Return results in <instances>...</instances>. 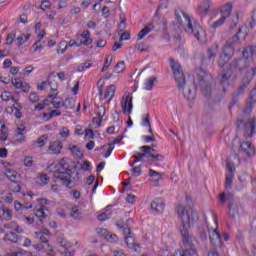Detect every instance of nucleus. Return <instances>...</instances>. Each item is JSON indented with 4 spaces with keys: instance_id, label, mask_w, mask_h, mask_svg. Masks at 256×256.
Here are the masks:
<instances>
[{
    "instance_id": "nucleus-1",
    "label": "nucleus",
    "mask_w": 256,
    "mask_h": 256,
    "mask_svg": "<svg viewBox=\"0 0 256 256\" xmlns=\"http://www.w3.org/2000/svg\"><path fill=\"white\" fill-rule=\"evenodd\" d=\"M217 53H219V45L214 44V46L209 47L206 51V55H201V66L196 69V75L198 77L201 93L203 97L207 99V101H209V99L212 97V87L213 83L215 85V80H213L211 73L204 70L203 67H209V65L214 63Z\"/></svg>"
},
{
    "instance_id": "nucleus-2",
    "label": "nucleus",
    "mask_w": 256,
    "mask_h": 256,
    "mask_svg": "<svg viewBox=\"0 0 256 256\" xmlns=\"http://www.w3.org/2000/svg\"><path fill=\"white\" fill-rule=\"evenodd\" d=\"M170 67L173 71L174 79L178 83V90L183 93L185 99L193 101L197 97V85L195 80L185 79V73L181 64L173 58H169Z\"/></svg>"
},
{
    "instance_id": "nucleus-3",
    "label": "nucleus",
    "mask_w": 256,
    "mask_h": 256,
    "mask_svg": "<svg viewBox=\"0 0 256 256\" xmlns=\"http://www.w3.org/2000/svg\"><path fill=\"white\" fill-rule=\"evenodd\" d=\"M53 167L55 170H53ZM48 171L55 173L56 179L62 181V184H64L65 187H68V189L73 187V179L71 178L73 170L69 168V160L67 158H62L55 166L51 164L48 167Z\"/></svg>"
},
{
    "instance_id": "nucleus-4",
    "label": "nucleus",
    "mask_w": 256,
    "mask_h": 256,
    "mask_svg": "<svg viewBox=\"0 0 256 256\" xmlns=\"http://www.w3.org/2000/svg\"><path fill=\"white\" fill-rule=\"evenodd\" d=\"M242 33V28H239L236 35H234L225 43L223 52L218 60V67H225V65H227V63H229L231 59H233V55H235V45L239 43V35H241Z\"/></svg>"
},
{
    "instance_id": "nucleus-5",
    "label": "nucleus",
    "mask_w": 256,
    "mask_h": 256,
    "mask_svg": "<svg viewBox=\"0 0 256 256\" xmlns=\"http://www.w3.org/2000/svg\"><path fill=\"white\" fill-rule=\"evenodd\" d=\"M219 69L221 70L220 73H218L217 75V81L219 85L222 86V91L215 95L214 99L216 103H221V101H223V98L227 93V87L231 85V83H229V79L233 77L234 73L229 66L226 68L225 66L219 67Z\"/></svg>"
},
{
    "instance_id": "nucleus-6",
    "label": "nucleus",
    "mask_w": 256,
    "mask_h": 256,
    "mask_svg": "<svg viewBox=\"0 0 256 256\" xmlns=\"http://www.w3.org/2000/svg\"><path fill=\"white\" fill-rule=\"evenodd\" d=\"M182 15L187 23L185 28L186 32L189 35H194V37H196L198 41H205V39L207 38V33L205 32L203 27H201V25L197 23V21H192L187 13L182 12Z\"/></svg>"
},
{
    "instance_id": "nucleus-7",
    "label": "nucleus",
    "mask_w": 256,
    "mask_h": 256,
    "mask_svg": "<svg viewBox=\"0 0 256 256\" xmlns=\"http://www.w3.org/2000/svg\"><path fill=\"white\" fill-rule=\"evenodd\" d=\"M241 163V160L239 159V155L237 154H231L227 158V164H226V181H225V188L231 189L233 185V177L235 173V165H239Z\"/></svg>"
},
{
    "instance_id": "nucleus-8",
    "label": "nucleus",
    "mask_w": 256,
    "mask_h": 256,
    "mask_svg": "<svg viewBox=\"0 0 256 256\" xmlns=\"http://www.w3.org/2000/svg\"><path fill=\"white\" fill-rule=\"evenodd\" d=\"M220 203L225 204L228 201V215L231 219H235L239 215V204L231 193H221L218 195Z\"/></svg>"
},
{
    "instance_id": "nucleus-9",
    "label": "nucleus",
    "mask_w": 256,
    "mask_h": 256,
    "mask_svg": "<svg viewBox=\"0 0 256 256\" xmlns=\"http://www.w3.org/2000/svg\"><path fill=\"white\" fill-rule=\"evenodd\" d=\"M180 233L182 235V246L180 249L184 251H197L194 244L196 239L193 235H191V233H189V228L186 225H182L180 228Z\"/></svg>"
},
{
    "instance_id": "nucleus-10",
    "label": "nucleus",
    "mask_w": 256,
    "mask_h": 256,
    "mask_svg": "<svg viewBox=\"0 0 256 256\" xmlns=\"http://www.w3.org/2000/svg\"><path fill=\"white\" fill-rule=\"evenodd\" d=\"M186 203L188 205V210L186 211V219L182 218V225L189 227V224L194 221L199 220V214L193 209V199H191L190 194H186Z\"/></svg>"
},
{
    "instance_id": "nucleus-11",
    "label": "nucleus",
    "mask_w": 256,
    "mask_h": 256,
    "mask_svg": "<svg viewBox=\"0 0 256 256\" xmlns=\"http://www.w3.org/2000/svg\"><path fill=\"white\" fill-rule=\"evenodd\" d=\"M255 76H256V66L250 68V70H248L243 76L240 82V85L238 86V89H237V97L245 93V90L251 85V81H253Z\"/></svg>"
},
{
    "instance_id": "nucleus-12",
    "label": "nucleus",
    "mask_w": 256,
    "mask_h": 256,
    "mask_svg": "<svg viewBox=\"0 0 256 256\" xmlns=\"http://www.w3.org/2000/svg\"><path fill=\"white\" fill-rule=\"evenodd\" d=\"M236 128L244 129V137H253L256 128V120L252 118L245 122L243 119H238L236 121Z\"/></svg>"
},
{
    "instance_id": "nucleus-13",
    "label": "nucleus",
    "mask_w": 256,
    "mask_h": 256,
    "mask_svg": "<svg viewBox=\"0 0 256 256\" xmlns=\"http://www.w3.org/2000/svg\"><path fill=\"white\" fill-rule=\"evenodd\" d=\"M228 67H230L234 73L238 71V73L242 74L243 71H249L250 64L247 62V59L234 58L229 63Z\"/></svg>"
},
{
    "instance_id": "nucleus-14",
    "label": "nucleus",
    "mask_w": 256,
    "mask_h": 256,
    "mask_svg": "<svg viewBox=\"0 0 256 256\" xmlns=\"http://www.w3.org/2000/svg\"><path fill=\"white\" fill-rule=\"evenodd\" d=\"M121 107L124 114L133 111V96L131 94L122 97Z\"/></svg>"
},
{
    "instance_id": "nucleus-15",
    "label": "nucleus",
    "mask_w": 256,
    "mask_h": 256,
    "mask_svg": "<svg viewBox=\"0 0 256 256\" xmlns=\"http://www.w3.org/2000/svg\"><path fill=\"white\" fill-rule=\"evenodd\" d=\"M213 6V2L211 0H204L200 3L198 6V15H201V17H206V15H209V9Z\"/></svg>"
},
{
    "instance_id": "nucleus-16",
    "label": "nucleus",
    "mask_w": 256,
    "mask_h": 256,
    "mask_svg": "<svg viewBox=\"0 0 256 256\" xmlns=\"http://www.w3.org/2000/svg\"><path fill=\"white\" fill-rule=\"evenodd\" d=\"M256 105V92L251 91L249 97L246 100V108L244 110L245 115H250L253 111V107Z\"/></svg>"
},
{
    "instance_id": "nucleus-17",
    "label": "nucleus",
    "mask_w": 256,
    "mask_h": 256,
    "mask_svg": "<svg viewBox=\"0 0 256 256\" xmlns=\"http://www.w3.org/2000/svg\"><path fill=\"white\" fill-rule=\"evenodd\" d=\"M240 151L247 157H252V155H255V146L249 141L242 142L240 144Z\"/></svg>"
},
{
    "instance_id": "nucleus-18",
    "label": "nucleus",
    "mask_w": 256,
    "mask_h": 256,
    "mask_svg": "<svg viewBox=\"0 0 256 256\" xmlns=\"http://www.w3.org/2000/svg\"><path fill=\"white\" fill-rule=\"evenodd\" d=\"M214 222L216 225V229H214L210 234V241L212 245H217V243H221V232H219V229H218L219 222L217 221V218H214Z\"/></svg>"
},
{
    "instance_id": "nucleus-19",
    "label": "nucleus",
    "mask_w": 256,
    "mask_h": 256,
    "mask_svg": "<svg viewBox=\"0 0 256 256\" xmlns=\"http://www.w3.org/2000/svg\"><path fill=\"white\" fill-rule=\"evenodd\" d=\"M150 207L155 213H161L165 209V201L163 198H156L151 202Z\"/></svg>"
},
{
    "instance_id": "nucleus-20",
    "label": "nucleus",
    "mask_w": 256,
    "mask_h": 256,
    "mask_svg": "<svg viewBox=\"0 0 256 256\" xmlns=\"http://www.w3.org/2000/svg\"><path fill=\"white\" fill-rule=\"evenodd\" d=\"M61 149H63V142L54 141L51 142L48 151H51V155H59L61 153Z\"/></svg>"
},
{
    "instance_id": "nucleus-21",
    "label": "nucleus",
    "mask_w": 256,
    "mask_h": 256,
    "mask_svg": "<svg viewBox=\"0 0 256 256\" xmlns=\"http://www.w3.org/2000/svg\"><path fill=\"white\" fill-rule=\"evenodd\" d=\"M80 37L81 39H84V41H80L78 47H81V45H85L87 47L93 43V39H91V32H89V30H84Z\"/></svg>"
},
{
    "instance_id": "nucleus-22",
    "label": "nucleus",
    "mask_w": 256,
    "mask_h": 256,
    "mask_svg": "<svg viewBox=\"0 0 256 256\" xmlns=\"http://www.w3.org/2000/svg\"><path fill=\"white\" fill-rule=\"evenodd\" d=\"M253 55H255V48L248 46L242 51L240 59H246V62L249 63V59H253Z\"/></svg>"
},
{
    "instance_id": "nucleus-23",
    "label": "nucleus",
    "mask_w": 256,
    "mask_h": 256,
    "mask_svg": "<svg viewBox=\"0 0 256 256\" xmlns=\"http://www.w3.org/2000/svg\"><path fill=\"white\" fill-rule=\"evenodd\" d=\"M70 217H72V219H83V210H81V207L74 205L71 207V212H70Z\"/></svg>"
},
{
    "instance_id": "nucleus-24",
    "label": "nucleus",
    "mask_w": 256,
    "mask_h": 256,
    "mask_svg": "<svg viewBox=\"0 0 256 256\" xmlns=\"http://www.w3.org/2000/svg\"><path fill=\"white\" fill-rule=\"evenodd\" d=\"M14 208H15V211H18V213H23L25 211V209H32L33 204H31L29 202L21 204L19 201H15Z\"/></svg>"
},
{
    "instance_id": "nucleus-25",
    "label": "nucleus",
    "mask_w": 256,
    "mask_h": 256,
    "mask_svg": "<svg viewBox=\"0 0 256 256\" xmlns=\"http://www.w3.org/2000/svg\"><path fill=\"white\" fill-rule=\"evenodd\" d=\"M173 256H199V253H197V250L178 249L174 252Z\"/></svg>"
},
{
    "instance_id": "nucleus-26",
    "label": "nucleus",
    "mask_w": 256,
    "mask_h": 256,
    "mask_svg": "<svg viewBox=\"0 0 256 256\" xmlns=\"http://www.w3.org/2000/svg\"><path fill=\"white\" fill-rule=\"evenodd\" d=\"M4 241H11V243H19L21 241V236L14 232L6 233L4 236Z\"/></svg>"
},
{
    "instance_id": "nucleus-27",
    "label": "nucleus",
    "mask_w": 256,
    "mask_h": 256,
    "mask_svg": "<svg viewBox=\"0 0 256 256\" xmlns=\"http://www.w3.org/2000/svg\"><path fill=\"white\" fill-rule=\"evenodd\" d=\"M123 141V135H120L114 139L112 143H109L108 145H103L99 148H96V151H103V149H107V147H114V145H117V143H121Z\"/></svg>"
},
{
    "instance_id": "nucleus-28",
    "label": "nucleus",
    "mask_w": 256,
    "mask_h": 256,
    "mask_svg": "<svg viewBox=\"0 0 256 256\" xmlns=\"http://www.w3.org/2000/svg\"><path fill=\"white\" fill-rule=\"evenodd\" d=\"M153 31V24H149L146 27H144L139 33H138V41H141L145 35L148 33H151Z\"/></svg>"
},
{
    "instance_id": "nucleus-29",
    "label": "nucleus",
    "mask_w": 256,
    "mask_h": 256,
    "mask_svg": "<svg viewBox=\"0 0 256 256\" xmlns=\"http://www.w3.org/2000/svg\"><path fill=\"white\" fill-rule=\"evenodd\" d=\"M114 95H115V85L108 86L104 93V99H108L110 97L109 101H111V99H113Z\"/></svg>"
},
{
    "instance_id": "nucleus-30",
    "label": "nucleus",
    "mask_w": 256,
    "mask_h": 256,
    "mask_svg": "<svg viewBox=\"0 0 256 256\" xmlns=\"http://www.w3.org/2000/svg\"><path fill=\"white\" fill-rule=\"evenodd\" d=\"M233 11V5L226 4L220 11V13L223 15L222 17H229L231 15V12Z\"/></svg>"
},
{
    "instance_id": "nucleus-31",
    "label": "nucleus",
    "mask_w": 256,
    "mask_h": 256,
    "mask_svg": "<svg viewBox=\"0 0 256 256\" xmlns=\"http://www.w3.org/2000/svg\"><path fill=\"white\" fill-rule=\"evenodd\" d=\"M62 107L65 109H75V100L73 98H66L62 103Z\"/></svg>"
},
{
    "instance_id": "nucleus-32",
    "label": "nucleus",
    "mask_w": 256,
    "mask_h": 256,
    "mask_svg": "<svg viewBox=\"0 0 256 256\" xmlns=\"http://www.w3.org/2000/svg\"><path fill=\"white\" fill-rule=\"evenodd\" d=\"M36 217L39 219L40 223H43L47 219V214L43 208L37 209L35 212Z\"/></svg>"
},
{
    "instance_id": "nucleus-33",
    "label": "nucleus",
    "mask_w": 256,
    "mask_h": 256,
    "mask_svg": "<svg viewBox=\"0 0 256 256\" xmlns=\"http://www.w3.org/2000/svg\"><path fill=\"white\" fill-rule=\"evenodd\" d=\"M70 150L72 151L74 157H76L77 159H83V152H81V149H79V147L74 145L70 148Z\"/></svg>"
},
{
    "instance_id": "nucleus-34",
    "label": "nucleus",
    "mask_w": 256,
    "mask_h": 256,
    "mask_svg": "<svg viewBox=\"0 0 256 256\" xmlns=\"http://www.w3.org/2000/svg\"><path fill=\"white\" fill-rule=\"evenodd\" d=\"M123 71H125V61H119L114 66V73H123Z\"/></svg>"
},
{
    "instance_id": "nucleus-35",
    "label": "nucleus",
    "mask_w": 256,
    "mask_h": 256,
    "mask_svg": "<svg viewBox=\"0 0 256 256\" xmlns=\"http://www.w3.org/2000/svg\"><path fill=\"white\" fill-rule=\"evenodd\" d=\"M10 190L13 193H20L21 192V185H19V183L16 182L15 180H12V182L10 183Z\"/></svg>"
},
{
    "instance_id": "nucleus-36",
    "label": "nucleus",
    "mask_w": 256,
    "mask_h": 256,
    "mask_svg": "<svg viewBox=\"0 0 256 256\" xmlns=\"http://www.w3.org/2000/svg\"><path fill=\"white\" fill-rule=\"evenodd\" d=\"M155 81H157V78L155 77H151L149 78L146 83H145V89L147 91H151V89H153V85H155Z\"/></svg>"
},
{
    "instance_id": "nucleus-37",
    "label": "nucleus",
    "mask_w": 256,
    "mask_h": 256,
    "mask_svg": "<svg viewBox=\"0 0 256 256\" xmlns=\"http://www.w3.org/2000/svg\"><path fill=\"white\" fill-rule=\"evenodd\" d=\"M2 211H3V216L8 221L13 218V210L9 209L8 207H3Z\"/></svg>"
},
{
    "instance_id": "nucleus-38",
    "label": "nucleus",
    "mask_w": 256,
    "mask_h": 256,
    "mask_svg": "<svg viewBox=\"0 0 256 256\" xmlns=\"http://www.w3.org/2000/svg\"><path fill=\"white\" fill-rule=\"evenodd\" d=\"M47 139H49V136L42 135L40 138L36 140V145H38V147H45V144L47 143Z\"/></svg>"
},
{
    "instance_id": "nucleus-39",
    "label": "nucleus",
    "mask_w": 256,
    "mask_h": 256,
    "mask_svg": "<svg viewBox=\"0 0 256 256\" xmlns=\"http://www.w3.org/2000/svg\"><path fill=\"white\" fill-rule=\"evenodd\" d=\"M225 21H227V16H222L219 20H217L216 22H214L211 25V28L217 29L218 27H221V25H223V23H225Z\"/></svg>"
},
{
    "instance_id": "nucleus-40",
    "label": "nucleus",
    "mask_w": 256,
    "mask_h": 256,
    "mask_svg": "<svg viewBox=\"0 0 256 256\" xmlns=\"http://www.w3.org/2000/svg\"><path fill=\"white\" fill-rule=\"evenodd\" d=\"M127 21V17L125 16V13H121L120 14V25L119 28L121 31H125V28L127 27V25H125Z\"/></svg>"
},
{
    "instance_id": "nucleus-41",
    "label": "nucleus",
    "mask_w": 256,
    "mask_h": 256,
    "mask_svg": "<svg viewBox=\"0 0 256 256\" xmlns=\"http://www.w3.org/2000/svg\"><path fill=\"white\" fill-rule=\"evenodd\" d=\"M6 129H7V126H5V125L1 126L0 141H7L8 134H7V130Z\"/></svg>"
},
{
    "instance_id": "nucleus-42",
    "label": "nucleus",
    "mask_w": 256,
    "mask_h": 256,
    "mask_svg": "<svg viewBox=\"0 0 256 256\" xmlns=\"http://www.w3.org/2000/svg\"><path fill=\"white\" fill-rule=\"evenodd\" d=\"M177 214L181 221H183V219H187V214H185V208L183 206H178Z\"/></svg>"
},
{
    "instance_id": "nucleus-43",
    "label": "nucleus",
    "mask_w": 256,
    "mask_h": 256,
    "mask_svg": "<svg viewBox=\"0 0 256 256\" xmlns=\"http://www.w3.org/2000/svg\"><path fill=\"white\" fill-rule=\"evenodd\" d=\"M147 157L152 159V161H163V159H165V157L163 155H161V154H153V153H149L147 155Z\"/></svg>"
},
{
    "instance_id": "nucleus-44",
    "label": "nucleus",
    "mask_w": 256,
    "mask_h": 256,
    "mask_svg": "<svg viewBox=\"0 0 256 256\" xmlns=\"http://www.w3.org/2000/svg\"><path fill=\"white\" fill-rule=\"evenodd\" d=\"M67 42L66 41H62L59 43L58 45V49H57V53H65V51H67Z\"/></svg>"
},
{
    "instance_id": "nucleus-45",
    "label": "nucleus",
    "mask_w": 256,
    "mask_h": 256,
    "mask_svg": "<svg viewBox=\"0 0 256 256\" xmlns=\"http://www.w3.org/2000/svg\"><path fill=\"white\" fill-rule=\"evenodd\" d=\"M5 227H10L11 229H14L16 233H23V228H19L17 223L10 222L9 224L5 225Z\"/></svg>"
},
{
    "instance_id": "nucleus-46",
    "label": "nucleus",
    "mask_w": 256,
    "mask_h": 256,
    "mask_svg": "<svg viewBox=\"0 0 256 256\" xmlns=\"http://www.w3.org/2000/svg\"><path fill=\"white\" fill-rule=\"evenodd\" d=\"M38 183L47 185V183H49V176H47V174H41L40 177H38Z\"/></svg>"
},
{
    "instance_id": "nucleus-47",
    "label": "nucleus",
    "mask_w": 256,
    "mask_h": 256,
    "mask_svg": "<svg viewBox=\"0 0 256 256\" xmlns=\"http://www.w3.org/2000/svg\"><path fill=\"white\" fill-rule=\"evenodd\" d=\"M125 242H126L127 247H129L131 249V248H133V245H135V238H133L132 235L126 236Z\"/></svg>"
},
{
    "instance_id": "nucleus-48",
    "label": "nucleus",
    "mask_w": 256,
    "mask_h": 256,
    "mask_svg": "<svg viewBox=\"0 0 256 256\" xmlns=\"http://www.w3.org/2000/svg\"><path fill=\"white\" fill-rule=\"evenodd\" d=\"M103 121V115L101 112L98 113V118H93L92 123L96 125V127H101V122Z\"/></svg>"
},
{
    "instance_id": "nucleus-49",
    "label": "nucleus",
    "mask_w": 256,
    "mask_h": 256,
    "mask_svg": "<svg viewBox=\"0 0 256 256\" xmlns=\"http://www.w3.org/2000/svg\"><path fill=\"white\" fill-rule=\"evenodd\" d=\"M5 177H8V179H11V181H15L17 179V172L13 170H7V173L5 174Z\"/></svg>"
},
{
    "instance_id": "nucleus-50",
    "label": "nucleus",
    "mask_w": 256,
    "mask_h": 256,
    "mask_svg": "<svg viewBox=\"0 0 256 256\" xmlns=\"http://www.w3.org/2000/svg\"><path fill=\"white\" fill-rule=\"evenodd\" d=\"M36 237L41 241V243H49V239H47L44 233L37 232Z\"/></svg>"
},
{
    "instance_id": "nucleus-51",
    "label": "nucleus",
    "mask_w": 256,
    "mask_h": 256,
    "mask_svg": "<svg viewBox=\"0 0 256 256\" xmlns=\"http://www.w3.org/2000/svg\"><path fill=\"white\" fill-rule=\"evenodd\" d=\"M25 223H27V225H33V223H35V218L31 217V216H22L21 218Z\"/></svg>"
},
{
    "instance_id": "nucleus-52",
    "label": "nucleus",
    "mask_w": 256,
    "mask_h": 256,
    "mask_svg": "<svg viewBox=\"0 0 256 256\" xmlns=\"http://www.w3.org/2000/svg\"><path fill=\"white\" fill-rule=\"evenodd\" d=\"M138 51H140L141 53L145 52V51H149V46L148 44H146L145 42H142L138 45Z\"/></svg>"
},
{
    "instance_id": "nucleus-53",
    "label": "nucleus",
    "mask_w": 256,
    "mask_h": 256,
    "mask_svg": "<svg viewBox=\"0 0 256 256\" xmlns=\"http://www.w3.org/2000/svg\"><path fill=\"white\" fill-rule=\"evenodd\" d=\"M140 150H142L143 153H146V155L147 154L149 155V153H151V151L155 152V149L153 147L147 146V145L140 147Z\"/></svg>"
},
{
    "instance_id": "nucleus-54",
    "label": "nucleus",
    "mask_w": 256,
    "mask_h": 256,
    "mask_svg": "<svg viewBox=\"0 0 256 256\" xmlns=\"http://www.w3.org/2000/svg\"><path fill=\"white\" fill-rule=\"evenodd\" d=\"M98 235H100V237H104V239H107V237L109 235V230H107L105 228H101L98 230Z\"/></svg>"
},
{
    "instance_id": "nucleus-55",
    "label": "nucleus",
    "mask_w": 256,
    "mask_h": 256,
    "mask_svg": "<svg viewBox=\"0 0 256 256\" xmlns=\"http://www.w3.org/2000/svg\"><path fill=\"white\" fill-rule=\"evenodd\" d=\"M29 100L31 101V103H37V102H39V95H37V93L33 92L30 94Z\"/></svg>"
},
{
    "instance_id": "nucleus-56",
    "label": "nucleus",
    "mask_w": 256,
    "mask_h": 256,
    "mask_svg": "<svg viewBox=\"0 0 256 256\" xmlns=\"http://www.w3.org/2000/svg\"><path fill=\"white\" fill-rule=\"evenodd\" d=\"M109 217H111V213H107V212H104V213L98 215V219L100 221H107V219H109Z\"/></svg>"
},
{
    "instance_id": "nucleus-57",
    "label": "nucleus",
    "mask_w": 256,
    "mask_h": 256,
    "mask_svg": "<svg viewBox=\"0 0 256 256\" xmlns=\"http://www.w3.org/2000/svg\"><path fill=\"white\" fill-rule=\"evenodd\" d=\"M126 201L127 203H135V201H137V196H135L134 194H128L126 197Z\"/></svg>"
},
{
    "instance_id": "nucleus-58",
    "label": "nucleus",
    "mask_w": 256,
    "mask_h": 256,
    "mask_svg": "<svg viewBox=\"0 0 256 256\" xmlns=\"http://www.w3.org/2000/svg\"><path fill=\"white\" fill-rule=\"evenodd\" d=\"M12 85H14V87H16V89H21L23 82L18 81L17 78H12L11 81Z\"/></svg>"
},
{
    "instance_id": "nucleus-59",
    "label": "nucleus",
    "mask_w": 256,
    "mask_h": 256,
    "mask_svg": "<svg viewBox=\"0 0 256 256\" xmlns=\"http://www.w3.org/2000/svg\"><path fill=\"white\" fill-rule=\"evenodd\" d=\"M133 157L136 159V161H143V157H147V153L138 152L137 154L133 155Z\"/></svg>"
},
{
    "instance_id": "nucleus-60",
    "label": "nucleus",
    "mask_w": 256,
    "mask_h": 256,
    "mask_svg": "<svg viewBox=\"0 0 256 256\" xmlns=\"http://www.w3.org/2000/svg\"><path fill=\"white\" fill-rule=\"evenodd\" d=\"M251 19L252 20L250 21L249 25H250V28L253 29V27H255L256 25V11L252 12Z\"/></svg>"
},
{
    "instance_id": "nucleus-61",
    "label": "nucleus",
    "mask_w": 256,
    "mask_h": 256,
    "mask_svg": "<svg viewBox=\"0 0 256 256\" xmlns=\"http://www.w3.org/2000/svg\"><path fill=\"white\" fill-rule=\"evenodd\" d=\"M107 241H110V243H116L117 241V235L116 234H110L108 233V236L106 237Z\"/></svg>"
},
{
    "instance_id": "nucleus-62",
    "label": "nucleus",
    "mask_w": 256,
    "mask_h": 256,
    "mask_svg": "<svg viewBox=\"0 0 256 256\" xmlns=\"http://www.w3.org/2000/svg\"><path fill=\"white\" fill-rule=\"evenodd\" d=\"M8 153H9V151L7 150V148H0L1 159L7 158Z\"/></svg>"
},
{
    "instance_id": "nucleus-63",
    "label": "nucleus",
    "mask_w": 256,
    "mask_h": 256,
    "mask_svg": "<svg viewBox=\"0 0 256 256\" xmlns=\"http://www.w3.org/2000/svg\"><path fill=\"white\" fill-rule=\"evenodd\" d=\"M85 137H88V139H93L95 137V133L91 129L85 130Z\"/></svg>"
},
{
    "instance_id": "nucleus-64",
    "label": "nucleus",
    "mask_w": 256,
    "mask_h": 256,
    "mask_svg": "<svg viewBox=\"0 0 256 256\" xmlns=\"http://www.w3.org/2000/svg\"><path fill=\"white\" fill-rule=\"evenodd\" d=\"M40 8L42 9V11H47V9L50 8L49 2L48 1H43L40 5Z\"/></svg>"
}]
</instances>
